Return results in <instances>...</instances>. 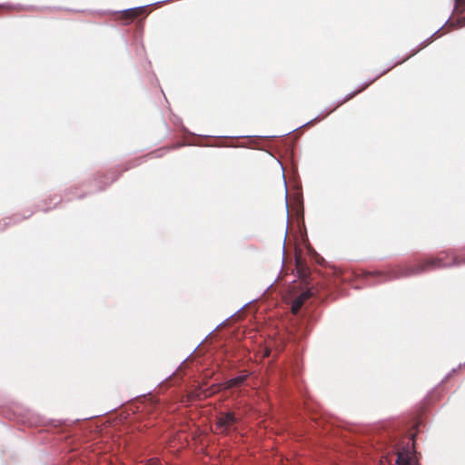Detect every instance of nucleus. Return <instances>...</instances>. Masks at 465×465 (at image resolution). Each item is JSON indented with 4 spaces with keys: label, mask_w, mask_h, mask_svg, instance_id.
I'll return each instance as SVG.
<instances>
[{
    "label": "nucleus",
    "mask_w": 465,
    "mask_h": 465,
    "mask_svg": "<svg viewBox=\"0 0 465 465\" xmlns=\"http://www.w3.org/2000/svg\"><path fill=\"white\" fill-rule=\"evenodd\" d=\"M265 325H266V319L263 316V360L266 357L271 356L272 351L273 349L279 350V348L282 345V340H275L272 337L271 334H268L269 341H267L265 338Z\"/></svg>",
    "instance_id": "obj_4"
},
{
    "label": "nucleus",
    "mask_w": 465,
    "mask_h": 465,
    "mask_svg": "<svg viewBox=\"0 0 465 465\" xmlns=\"http://www.w3.org/2000/svg\"><path fill=\"white\" fill-rule=\"evenodd\" d=\"M314 296L312 288L307 287L297 295L291 305L293 319L289 331L290 339L298 341L305 338L310 330V324L316 320L312 311L311 299Z\"/></svg>",
    "instance_id": "obj_1"
},
{
    "label": "nucleus",
    "mask_w": 465,
    "mask_h": 465,
    "mask_svg": "<svg viewBox=\"0 0 465 465\" xmlns=\"http://www.w3.org/2000/svg\"><path fill=\"white\" fill-rule=\"evenodd\" d=\"M456 371V369L453 368L450 373L447 374V376L445 377V379H447L452 372H455Z\"/></svg>",
    "instance_id": "obj_17"
},
{
    "label": "nucleus",
    "mask_w": 465,
    "mask_h": 465,
    "mask_svg": "<svg viewBox=\"0 0 465 465\" xmlns=\"http://www.w3.org/2000/svg\"><path fill=\"white\" fill-rule=\"evenodd\" d=\"M464 364H465V362L463 363V365H464ZM461 366H462V364L460 363V364L459 365V368H460Z\"/></svg>",
    "instance_id": "obj_21"
},
{
    "label": "nucleus",
    "mask_w": 465,
    "mask_h": 465,
    "mask_svg": "<svg viewBox=\"0 0 465 465\" xmlns=\"http://www.w3.org/2000/svg\"><path fill=\"white\" fill-rule=\"evenodd\" d=\"M263 153H265V157H266V161L267 162H272V163H274L275 164H277L280 167V169L282 171V178H283V181H284V186L286 188L287 185H286L285 175H284V168L282 166V163H281L280 160L275 158L272 153H270L269 151L265 150L264 148H263Z\"/></svg>",
    "instance_id": "obj_7"
},
{
    "label": "nucleus",
    "mask_w": 465,
    "mask_h": 465,
    "mask_svg": "<svg viewBox=\"0 0 465 465\" xmlns=\"http://www.w3.org/2000/svg\"><path fill=\"white\" fill-rule=\"evenodd\" d=\"M332 111L330 110L329 112H327V109L323 110L322 113H320L318 115H316L314 118L311 119L310 121L302 124L301 126L297 127V129L299 128H302V127H304V126H307L312 123H314L315 121L319 120L320 117L323 114V113H327V114H331Z\"/></svg>",
    "instance_id": "obj_11"
},
{
    "label": "nucleus",
    "mask_w": 465,
    "mask_h": 465,
    "mask_svg": "<svg viewBox=\"0 0 465 465\" xmlns=\"http://www.w3.org/2000/svg\"><path fill=\"white\" fill-rule=\"evenodd\" d=\"M271 135H262V138L270 137Z\"/></svg>",
    "instance_id": "obj_19"
},
{
    "label": "nucleus",
    "mask_w": 465,
    "mask_h": 465,
    "mask_svg": "<svg viewBox=\"0 0 465 465\" xmlns=\"http://www.w3.org/2000/svg\"><path fill=\"white\" fill-rule=\"evenodd\" d=\"M247 375H239L228 380L225 383L226 389H231L241 385L246 379Z\"/></svg>",
    "instance_id": "obj_9"
},
{
    "label": "nucleus",
    "mask_w": 465,
    "mask_h": 465,
    "mask_svg": "<svg viewBox=\"0 0 465 465\" xmlns=\"http://www.w3.org/2000/svg\"><path fill=\"white\" fill-rule=\"evenodd\" d=\"M396 465H420L418 464L406 448H403L397 455Z\"/></svg>",
    "instance_id": "obj_6"
},
{
    "label": "nucleus",
    "mask_w": 465,
    "mask_h": 465,
    "mask_svg": "<svg viewBox=\"0 0 465 465\" xmlns=\"http://www.w3.org/2000/svg\"><path fill=\"white\" fill-rule=\"evenodd\" d=\"M285 205H286V208L288 209V203L287 202L285 203Z\"/></svg>",
    "instance_id": "obj_20"
},
{
    "label": "nucleus",
    "mask_w": 465,
    "mask_h": 465,
    "mask_svg": "<svg viewBox=\"0 0 465 465\" xmlns=\"http://www.w3.org/2000/svg\"><path fill=\"white\" fill-rule=\"evenodd\" d=\"M450 16L448 17V19L445 21V23L439 28L437 29L433 34H431L427 39H425L424 41H422L421 43H420L419 46L417 48H414L411 51V54L409 55H407L404 59H401V60H399L395 63H393L391 66H389L387 69L381 71V73H379L375 77L373 78H371V79H368L366 81H364L361 84H360L359 86H357L359 89H361V92L366 89L369 85H371L373 82H375L378 78H380L381 75L385 74L387 72H389L391 69H392L394 66H396L397 64H400L403 62H405L406 60H408L409 58H411L412 55L416 54L420 50H421L425 45H428L430 40L432 39V37L434 35H436L441 29L443 26H445V25L450 21Z\"/></svg>",
    "instance_id": "obj_3"
},
{
    "label": "nucleus",
    "mask_w": 465,
    "mask_h": 465,
    "mask_svg": "<svg viewBox=\"0 0 465 465\" xmlns=\"http://www.w3.org/2000/svg\"><path fill=\"white\" fill-rule=\"evenodd\" d=\"M171 0H163V1H160V3H166V2H170ZM156 4H159V2H155V3H152V4H148V5H145L143 6H138V7H133V8H129V9H126L124 10V12H132L134 13L135 15H138L139 11L141 9H143V7L145 6H149V5H156Z\"/></svg>",
    "instance_id": "obj_10"
},
{
    "label": "nucleus",
    "mask_w": 465,
    "mask_h": 465,
    "mask_svg": "<svg viewBox=\"0 0 465 465\" xmlns=\"http://www.w3.org/2000/svg\"><path fill=\"white\" fill-rule=\"evenodd\" d=\"M451 255L452 262L450 263L443 262L442 258H429L424 262H420L416 266L398 267L397 269L391 270L386 272L376 271L373 272H369V275L383 277V282H386L420 275L430 269L450 268L465 265V257H459L454 254Z\"/></svg>",
    "instance_id": "obj_2"
},
{
    "label": "nucleus",
    "mask_w": 465,
    "mask_h": 465,
    "mask_svg": "<svg viewBox=\"0 0 465 465\" xmlns=\"http://www.w3.org/2000/svg\"><path fill=\"white\" fill-rule=\"evenodd\" d=\"M262 416H263V418L265 417V411H263Z\"/></svg>",
    "instance_id": "obj_22"
},
{
    "label": "nucleus",
    "mask_w": 465,
    "mask_h": 465,
    "mask_svg": "<svg viewBox=\"0 0 465 465\" xmlns=\"http://www.w3.org/2000/svg\"><path fill=\"white\" fill-rule=\"evenodd\" d=\"M456 3H460L463 5V8L465 10V0H455Z\"/></svg>",
    "instance_id": "obj_15"
},
{
    "label": "nucleus",
    "mask_w": 465,
    "mask_h": 465,
    "mask_svg": "<svg viewBox=\"0 0 465 465\" xmlns=\"http://www.w3.org/2000/svg\"><path fill=\"white\" fill-rule=\"evenodd\" d=\"M237 419L232 412H226L218 419L217 425L222 432H228L236 423Z\"/></svg>",
    "instance_id": "obj_5"
},
{
    "label": "nucleus",
    "mask_w": 465,
    "mask_h": 465,
    "mask_svg": "<svg viewBox=\"0 0 465 465\" xmlns=\"http://www.w3.org/2000/svg\"><path fill=\"white\" fill-rule=\"evenodd\" d=\"M380 282H379V281H376V282H371V281H369V282H368V284H370V285H376V284H379Z\"/></svg>",
    "instance_id": "obj_16"
},
{
    "label": "nucleus",
    "mask_w": 465,
    "mask_h": 465,
    "mask_svg": "<svg viewBox=\"0 0 465 465\" xmlns=\"http://www.w3.org/2000/svg\"><path fill=\"white\" fill-rule=\"evenodd\" d=\"M279 374L282 376L283 374V371L282 370H279Z\"/></svg>",
    "instance_id": "obj_18"
},
{
    "label": "nucleus",
    "mask_w": 465,
    "mask_h": 465,
    "mask_svg": "<svg viewBox=\"0 0 465 465\" xmlns=\"http://www.w3.org/2000/svg\"><path fill=\"white\" fill-rule=\"evenodd\" d=\"M361 92V89H359L356 87V89L352 92L348 93L346 95H344L342 98L339 99L335 102V106L331 109V111H334L336 108L346 103L347 101L352 99L356 94H360Z\"/></svg>",
    "instance_id": "obj_8"
},
{
    "label": "nucleus",
    "mask_w": 465,
    "mask_h": 465,
    "mask_svg": "<svg viewBox=\"0 0 465 465\" xmlns=\"http://www.w3.org/2000/svg\"><path fill=\"white\" fill-rule=\"evenodd\" d=\"M263 387L265 386V362L263 361V381H262Z\"/></svg>",
    "instance_id": "obj_14"
},
{
    "label": "nucleus",
    "mask_w": 465,
    "mask_h": 465,
    "mask_svg": "<svg viewBox=\"0 0 465 465\" xmlns=\"http://www.w3.org/2000/svg\"><path fill=\"white\" fill-rule=\"evenodd\" d=\"M274 282L272 281V277L269 280V282H268V285L266 286L265 289H263V292H262V295H263V302L265 301V299L267 298V295H268V292L269 290L272 287Z\"/></svg>",
    "instance_id": "obj_12"
},
{
    "label": "nucleus",
    "mask_w": 465,
    "mask_h": 465,
    "mask_svg": "<svg viewBox=\"0 0 465 465\" xmlns=\"http://www.w3.org/2000/svg\"><path fill=\"white\" fill-rule=\"evenodd\" d=\"M251 302H245L243 305H242L241 307H239L232 314L230 315V317H232L233 315H235L238 312H240L241 310H242L244 307H246Z\"/></svg>",
    "instance_id": "obj_13"
}]
</instances>
